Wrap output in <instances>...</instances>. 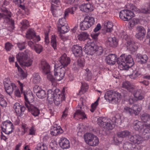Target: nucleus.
Returning <instances> with one entry per match:
<instances>
[{"instance_id":"obj_34","label":"nucleus","mask_w":150,"mask_h":150,"mask_svg":"<svg viewBox=\"0 0 150 150\" xmlns=\"http://www.w3.org/2000/svg\"><path fill=\"white\" fill-rule=\"evenodd\" d=\"M2 11L4 12V13H0V19L2 18L6 19L11 16V13L6 9H3Z\"/></svg>"},{"instance_id":"obj_57","label":"nucleus","mask_w":150,"mask_h":150,"mask_svg":"<svg viewBox=\"0 0 150 150\" xmlns=\"http://www.w3.org/2000/svg\"><path fill=\"white\" fill-rule=\"evenodd\" d=\"M123 38V40H125L126 41L125 44L126 45L128 44V41L129 42H130L132 41V40L129 37H128L127 35H125Z\"/></svg>"},{"instance_id":"obj_27","label":"nucleus","mask_w":150,"mask_h":150,"mask_svg":"<svg viewBox=\"0 0 150 150\" xmlns=\"http://www.w3.org/2000/svg\"><path fill=\"white\" fill-rule=\"evenodd\" d=\"M69 30V27L67 26V25H61V26L58 27V32L59 33V35L61 39H63L62 35L61 34L67 33Z\"/></svg>"},{"instance_id":"obj_8","label":"nucleus","mask_w":150,"mask_h":150,"mask_svg":"<svg viewBox=\"0 0 150 150\" xmlns=\"http://www.w3.org/2000/svg\"><path fill=\"white\" fill-rule=\"evenodd\" d=\"M120 17L124 21H128L134 16L133 12L128 10H123L121 11L119 13Z\"/></svg>"},{"instance_id":"obj_3","label":"nucleus","mask_w":150,"mask_h":150,"mask_svg":"<svg viewBox=\"0 0 150 150\" xmlns=\"http://www.w3.org/2000/svg\"><path fill=\"white\" fill-rule=\"evenodd\" d=\"M120 115L117 114L112 118V122L105 118L100 117L98 119L97 123L100 127L108 130L112 129L115 127V124L112 123V122L115 123L117 120H120Z\"/></svg>"},{"instance_id":"obj_10","label":"nucleus","mask_w":150,"mask_h":150,"mask_svg":"<svg viewBox=\"0 0 150 150\" xmlns=\"http://www.w3.org/2000/svg\"><path fill=\"white\" fill-rule=\"evenodd\" d=\"M76 8H69L67 9L65 11L63 18H60L58 22V24L60 25H67V22L65 20V17L68 15V13H70L71 14H74V11L76 10Z\"/></svg>"},{"instance_id":"obj_54","label":"nucleus","mask_w":150,"mask_h":150,"mask_svg":"<svg viewBox=\"0 0 150 150\" xmlns=\"http://www.w3.org/2000/svg\"><path fill=\"white\" fill-rule=\"evenodd\" d=\"M50 1L51 4V7L53 8V6H57L55 4L59 5L60 4L59 0H50Z\"/></svg>"},{"instance_id":"obj_41","label":"nucleus","mask_w":150,"mask_h":150,"mask_svg":"<svg viewBox=\"0 0 150 150\" xmlns=\"http://www.w3.org/2000/svg\"><path fill=\"white\" fill-rule=\"evenodd\" d=\"M104 25L106 27V31L107 32H111L113 30L112 27L113 25L112 23L108 22L105 23L104 24Z\"/></svg>"},{"instance_id":"obj_43","label":"nucleus","mask_w":150,"mask_h":150,"mask_svg":"<svg viewBox=\"0 0 150 150\" xmlns=\"http://www.w3.org/2000/svg\"><path fill=\"white\" fill-rule=\"evenodd\" d=\"M132 108L133 111L134 112L133 113H134V115H138L141 110L140 108L139 107L138 105L136 104L133 105Z\"/></svg>"},{"instance_id":"obj_35","label":"nucleus","mask_w":150,"mask_h":150,"mask_svg":"<svg viewBox=\"0 0 150 150\" xmlns=\"http://www.w3.org/2000/svg\"><path fill=\"white\" fill-rule=\"evenodd\" d=\"M92 138L91 141L89 142V144L88 145L92 146H94L98 145L99 143V140L98 138L96 136L94 135Z\"/></svg>"},{"instance_id":"obj_28","label":"nucleus","mask_w":150,"mask_h":150,"mask_svg":"<svg viewBox=\"0 0 150 150\" xmlns=\"http://www.w3.org/2000/svg\"><path fill=\"white\" fill-rule=\"evenodd\" d=\"M144 123L142 122L136 120L133 123V128L136 130H141L144 127Z\"/></svg>"},{"instance_id":"obj_53","label":"nucleus","mask_w":150,"mask_h":150,"mask_svg":"<svg viewBox=\"0 0 150 150\" xmlns=\"http://www.w3.org/2000/svg\"><path fill=\"white\" fill-rule=\"evenodd\" d=\"M79 8L81 11L87 13L89 12V11L88 10L85 4L81 5Z\"/></svg>"},{"instance_id":"obj_4","label":"nucleus","mask_w":150,"mask_h":150,"mask_svg":"<svg viewBox=\"0 0 150 150\" xmlns=\"http://www.w3.org/2000/svg\"><path fill=\"white\" fill-rule=\"evenodd\" d=\"M119 67L122 70H127V68L131 67L134 64L133 59L130 55L122 54L116 59Z\"/></svg>"},{"instance_id":"obj_40","label":"nucleus","mask_w":150,"mask_h":150,"mask_svg":"<svg viewBox=\"0 0 150 150\" xmlns=\"http://www.w3.org/2000/svg\"><path fill=\"white\" fill-rule=\"evenodd\" d=\"M141 76V74L139 71L133 72L129 76L130 78L132 79H136L138 77Z\"/></svg>"},{"instance_id":"obj_7","label":"nucleus","mask_w":150,"mask_h":150,"mask_svg":"<svg viewBox=\"0 0 150 150\" xmlns=\"http://www.w3.org/2000/svg\"><path fill=\"white\" fill-rule=\"evenodd\" d=\"M94 23L95 20L94 18L86 16L85 17L83 21L80 23V28L82 30H87L93 25Z\"/></svg>"},{"instance_id":"obj_37","label":"nucleus","mask_w":150,"mask_h":150,"mask_svg":"<svg viewBox=\"0 0 150 150\" xmlns=\"http://www.w3.org/2000/svg\"><path fill=\"white\" fill-rule=\"evenodd\" d=\"M26 36L29 39H34V37H36L35 33L32 29H29L27 32Z\"/></svg>"},{"instance_id":"obj_14","label":"nucleus","mask_w":150,"mask_h":150,"mask_svg":"<svg viewBox=\"0 0 150 150\" xmlns=\"http://www.w3.org/2000/svg\"><path fill=\"white\" fill-rule=\"evenodd\" d=\"M4 85L6 91L9 95L12 93L13 90L16 89V86L14 83L9 84L7 81L4 82Z\"/></svg>"},{"instance_id":"obj_25","label":"nucleus","mask_w":150,"mask_h":150,"mask_svg":"<svg viewBox=\"0 0 150 150\" xmlns=\"http://www.w3.org/2000/svg\"><path fill=\"white\" fill-rule=\"evenodd\" d=\"M131 132H129L127 130H125L123 131H122L117 133V135L118 137V138L116 139L117 142H120V141H119V138H123L128 136V139H129V136H131Z\"/></svg>"},{"instance_id":"obj_32","label":"nucleus","mask_w":150,"mask_h":150,"mask_svg":"<svg viewBox=\"0 0 150 150\" xmlns=\"http://www.w3.org/2000/svg\"><path fill=\"white\" fill-rule=\"evenodd\" d=\"M140 117L141 120L146 124H148L150 122V115L146 113H144L141 115Z\"/></svg>"},{"instance_id":"obj_11","label":"nucleus","mask_w":150,"mask_h":150,"mask_svg":"<svg viewBox=\"0 0 150 150\" xmlns=\"http://www.w3.org/2000/svg\"><path fill=\"white\" fill-rule=\"evenodd\" d=\"M97 45L93 44L91 45L87 44L83 48V50L85 53L88 55H94Z\"/></svg>"},{"instance_id":"obj_47","label":"nucleus","mask_w":150,"mask_h":150,"mask_svg":"<svg viewBox=\"0 0 150 150\" xmlns=\"http://www.w3.org/2000/svg\"><path fill=\"white\" fill-rule=\"evenodd\" d=\"M21 23L22 25L21 27L22 30L27 29L29 26V23L27 20H24L21 22Z\"/></svg>"},{"instance_id":"obj_52","label":"nucleus","mask_w":150,"mask_h":150,"mask_svg":"<svg viewBox=\"0 0 150 150\" xmlns=\"http://www.w3.org/2000/svg\"><path fill=\"white\" fill-rule=\"evenodd\" d=\"M99 98L94 103L92 104L91 107V109L90 110L92 112H93L96 110V108L98 105V101L99 100Z\"/></svg>"},{"instance_id":"obj_24","label":"nucleus","mask_w":150,"mask_h":150,"mask_svg":"<svg viewBox=\"0 0 150 150\" xmlns=\"http://www.w3.org/2000/svg\"><path fill=\"white\" fill-rule=\"evenodd\" d=\"M63 131L60 126L52 127L50 130V133L52 135L55 136L62 133Z\"/></svg>"},{"instance_id":"obj_49","label":"nucleus","mask_w":150,"mask_h":150,"mask_svg":"<svg viewBox=\"0 0 150 150\" xmlns=\"http://www.w3.org/2000/svg\"><path fill=\"white\" fill-rule=\"evenodd\" d=\"M33 77V81L35 83H38L40 81V77L38 73H34Z\"/></svg>"},{"instance_id":"obj_61","label":"nucleus","mask_w":150,"mask_h":150,"mask_svg":"<svg viewBox=\"0 0 150 150\" xmlns=\"http://www.w3.org/2000/svg\"><path fill=\"white\" fill-rule=\"evenodd\" d=\"M13 45L9 42H7L6 43L5 45V48L6 50L9 51L13 47Z\"/></svg>"},{"instance_id":"obj_33","label":"nucleus","mask_w":150,"mask_h":150,"mask_svg":"<svg viewBox=\"0 0 150 150\" xmlns=\"http://www.w3.org/2000/svg\"><path fill=\"white\" fill-rule=\"evenodd\" d=\"M94 136L93 134L90 133H86L84 135V138L86 142L88 144L93 137Z\"/></svg>"},{"instance_id":"obj_59","label":"nucleus","mask_w":150,"mask_h":150,"mask_svg":"<svg viewBox=\"0 0 150 150\" xmlns=\"http://www.w3.org/2000/svg\"><path fill=\"white\" fill-rule=\"evenodd\" d=\"M63 68H65V69H66L65 67H62V66H60V65L59 66L58 64H57L56 63L55 65L54 66V70H58V69H59V68L60 69H59V70H57V72H58V73H59L61 72V70H62V69Z\"/></svg>"},{"instance_id":"obj_16","label":"nucleus","mask_w":150,"mask_h":150,"mask_svg":"<svg viewBox=\"0 0 150 150\" xmlns=\"http://www.w3.org/2000/svg\"><path fill=\"white\" fill-rule=\"evenodd\" d=\"M137 33L135 35L136 38L139 40H142L146 34L145 28L142 26H138L137 27Z\"/></svg>"},{"instance_id":"obj_45","label":"nucleus","mask_w":150,"mask_h":150,"mask_svg":"<svg viewBox=\"0 0 150 150\" xmlns=\"http://www.w3.org/2000/svg\"><path fill=\"white\" fill-rule=\"evenodd\" d=\"M52 46L54 50L57 49V41L54 35H52L51 39Z\"/></svg>"},{"instance_id":"obj_55","label":"nucleus","mask_w":150,"mask_h":150,"mask_svg":"<svg viewBox=\"0 0 150 150\" xmlns=\"http://www.w3.org/2000/svg\"><path fill=\"white\" fill-rule=\"evenodd\" d=\"M124 109L130 115H134V113H133L134 112L133 111L132 108L125 107L124 108Z\"/></svg>"},{"instance_id":"obj_23","label":"nucleus","mask_w":150,"mask_h":150,"mask_svg":"<svg viewBox=\"0 0 150 150\" xmlns=\"http://www.w3.org/2000/svg\"><path fill=\"white\" fill-rule=\"evenodd\" d=\"M136 59L139 63L143 64L146 63L148 57L145 54L142 55L140 54H137L136 56Z\"/></svg>"},{"instance_id":"obj_6","label":"nucleus","mask_w":150,"mask_h":150,"mask_svg":"<svg viewBox=\"0 0 150 150\" xmlns=\"http://www.w3.org/2000/svg\"><path fill=\"white\" fill-rule=\"evenodd\" d=\"M104 97L106 100H108L109 102L114 103L119 102L120 100L121 96L120 93L117 91L111 90L106 93Z\"/></svg>"},{"instance_id":"obj_21","label":"nucleus","mask_w":150,"mask_h":150,"mask_svg":"<svg viewBox=\"0 0 150 150\" xmlns=\"http://www.w3.org/2000/svg\"><path fill=\"white\" fill-rule=\"evenodd\" d=\"M128 44L126 45L127 49L132 52H135L136 51L138 48V43H135L133 41L130 42H128Z\"/></svg>"},{"instance_id":"obj_26","label":"nucleus","mask_w":150,"mask_h":150,"mask_svg":"<svg viewBox=\"0 0 150 150\" xmlns=\"http://www.w3.org/2000/svg\"><path fill=\"white\" fill-rule=\"evenodd\" d=\"M107 44L110 46L112 47H116L117 45V41L116 38L108 37L106 41Z\"/></svg>"},{"instance_id":"obj_31","label":"nucleus","mask_w":150,"mask_h":150,"mask_svg":"<svg viewBox=\"0 0 150 150\" xmlns=\"http://www.w3.org/2000/svg\"><path fill=\"white\" fill-rule=\"evenodd\" d=\"M23 93L25 101V105L26 106V104H27V103H30L29 101V99L31 97H32V95L30 91H24L23 92Z\"/></svg>"},{"instance_id":"obj_20","label":"nucleus","mask_w":150,"mask_h":150,"mask_svg":"<svg viewBox=\"0 0 150 150\" xmlns=\"http://www.w3.org/2000/svg\"><path fill=\"white\" fill-rule=\"evenodd\" d=\"M122 87L127 90L129 92L131 93L134 91L135 86L127 81H124L122 83Z\"/></svg>"},{"instance_id":"obj_18","label":"nucleus","mask_w":150,"mask_h":150,"mask_svg":"<svg viewBox=\"0 0 150 150\" xmlns=\"http://www.w3.org/2000/svg\"><path fill=\"white\" fill-rule=\"evenodd\" d=\"M13 108L19 116H21L25 110V108L23 105H20L18 103H16L14 104Z\"/></svg>"},{"instance_id":"obj_38","label":"nucleus","mask_w":150,"mask_h":150,"mask_svg":"<svg viewBox=\"0 0 150 150\" xmlns=\"http://www.w3.org/2000/svg\"><path fill=\"white\" fill-rule=\"evenodd\" d=\"M103 52V50L101 47H98L97 46L94 55L96 56V57H98L100 56L102 54Z\"/></svg>"},{"instance_id":"obj_51","label":"nucleus","mask_w":150,"mask_h":150,"mask_svg":"<svg viewBox=\"0 0 150 150\" xmlns=\"http://www.w3.org/2000/svg\"><path fill=\"white\" fill-rule=\"evenodd\" d=\"M33 49L37 53L40 54L42 51L43 47L41 45L37 44L35 45V46Z\"/></svg>"},{"instance_id":"obj_1","label":"nucleus","mask_w":150,"mask_h":150,"mask_svg":"<svg viewBox=\"0 0 150 150\" xmlns=\"http://www.w3.org/2000/svg\"><path fill=\"white\" fill-rule=\"evenodd\" d=\"M40 68L42 70V73L45 74H48L47 78L52 83V85L54 87H56L57 84V81H59L62 80L64 76L65 73L66 69L65 68H63L62 70L60 71L61 72L58 73L57 71V70H54L53 71L54 74V76L50 73V66L45 61L42 62L41 63ZM59 68L58 70H59Z\"/></svg>"},{"instance_id":"obj_44","label":"nucleus","mask_w":150,"mask_h":150,"mask_svg":"<svg viewBox=\"0 0 150 150\" xmlns=\"http://www.w3.org/2000/svg\"><path fill=\"white\" fill-rule=\"evenodd\" d=\"M132 145V144L128 142L124 143L123 145L124 150H131Z\"/></svg>"},{"instance_id":"obj_5","label":"nucleus","mask_w":150,"mask_h":150,"mask_svg":"<svg viewBox=\"0 0 150 150\" xmlns=\"http://www.w3.org/2000/svg\"><path fill=\"white\" fill-rule=\"evenodd\" d=\"M16 57L17 61L23 66L28 67L32 64V60L28 57L26 52L18 54Z\"/></svg>"},{"instance_id":"obj_64","label":"nucleus","mask_w":150,"mask_h":150,"mask_svg":"<svg viewBox=\"0 0 150 150\" xmlns=\"http://www.w3.org/2000/svg\"><path fill=\"white\" fill-rule=\"evenodd\" d=\"M150 133V129L149 128H146L144 129L142 134L143 135H145L146 134H148L149 133Z\"/></svg>"},{"instance_id":"obj_42","label":"nucleus","mask_w":150,"mask_h":150,"mask_svg":"<svg viewBox=\"0 0 150 150\" xmlns=\"http://www.w3.org/2000/svg\"><path fill=\"white\" fill-rule=\"evenodd\" d=\"M88 88V85L87 84L82 83L81 87L79 93V95H80L85 93L87 91Z\"/></svg>"},{"instance_id":"obj_22","label":"nucleus","mask_w":150,"mask_h":150,"mask_svg":"<svg viewBox=\"0 0 150 150\" xmlns=\"http://www.w3.org/2000/svg\"><path fill=\"white\" fill-rule=\"evenodd\" d=\"M116 58V55L115 54H109L106 58V61L109 64L113 65L115 64Z\"/></svg>"},{"instance_id":"obj_2","label":"nucleus","mask_w":150,"mask_h":150,"mask_svg":"<svg viewBox=\"0 0 150 150\" xmlns=\"http://www.w3.org/2000/svg\"><path fill=\"white\" fill-rule=\"evenodd\" d=\"M47 99L49 101H53L57 105L60 104L62 100L65 99L64 94H61L58 88H54L47 91Z\"/></svg>"},{"instance_id":"obj_13","label":"nucleus","mask_w":150,"mask_h":150,"mask_svg":"<svg viewBox=\"0 0 150 150\" xmlns=\"http://www.w3.org/2000/svg\"><path fill=\"white\" fill-rule=\"evenodd\" d=\"M143 138L137 134L131 135L129 136V140L134 144H137L142 143L143 141Z\"/></svg>"},{"instance_id":"obj_17","label":"nucleus","mask_w":150,"mask_h":150,"mask_svg":"<svg viewBox=\"0 0 150 150\" xmlns=\"http://www.w3.org/2000/svg\"><path fill=\"white\" fill-rule=\"evenodd\" d=\"M82 47L78 45L73 46L71 48V51L73 53L76 57H80L82 55Z\"/></svg>"},{"instance_id":"obj_15","label":"nucleus","mask_w":150,"mask_h":150,"mask_svg":"<svg viewBox=\"0 0 150 150\" xmlns=\"http://www.w3.org/2000/svg\"><path fill=\"white\" fill-rule=\"evenodd\" d=\"M60 65L66 68L70 62V58L67 57L65 54H64L59 59Z\"/></svg>"},{"instance_id":"obj_39","label":"nucleus","mask_w":150,"mask_h":150,"mask_svg":"<svg viewBox=\"0 0 150 150\" xmlns=\"http://www.w3.org/2000/svg\"><path fill=\"white\" fill-rule=\"evenodd\" d=\"M36 95L39 98L43 99L46 96L45 91L43 90H41L38 91Z\"/></svg>"},{"instance_id":"obj_63","label":"nucleus","mask_w":150,"mask_h":150,"mask_svg":"<svg viewBox=\"0 0 150 150\" xmlns=\"http://www.w3.org/2000/svg\"><path fill=\"white\" fill-rule=\"evenodd\" d=\"M11 17V16L8 17V18H6V19H8L9 21L10 22L11 25V28L12 29H13L14 28V21L11 19L10 18Z\"/></svg>"},{"instance_id":"obj_9","label":"nucleus","mask_w":150,"mask_h":150,"mask_svg":"<svg viewBox=\"0 0 150 150\" xmlns=\"http://www.w3.org/2000/svg\"><path fill=\"white\" fill-rule=\"evenodd\" d=\"M3 126L1 127L2 131L7 134L11 133L13 129V125L11 122L6 121L3 122Z\"/></svg>"},{"instance_id":"obj_48","label":"nucleus","mask_w":150,"mask_h":150,"mask_svg":"<svg viewBox=\"0 0 150 150\" xmlns=\"http://www.w3.org/2000/svg\"><path fill=\"white\" fill-rule=\"evenodd\" d=\"M18 71L20 72V74L21 78L22 79L25 78L27 76V72L26 71H24L20 68H18Z\"/></svg>"},{"instance_id":"obj_62","label":"nucleus","mask_w":150,"mask_h":150,"mask_svg":"<svg viewBox=\"0 0 150 150\" xmlns=\"http://www.w3.org/2000/svg\"><path fill=\"white\" fill-rule=\"evenodd\" d=\"M138 12H140L146 14L150 13V10L148 9L143 8L141 10H140V11H138Z\"/></svg>"},{"instance_id":"obj_58","label":"nucleus","mask_w":150,"mask_h":150,"mask_svg":"<svg viewBox=\"0 0 150 150\" xmlns=\"http://www.w3.org/2000/svg\"><path fill=\"white\" fill-rule=\"evenodd\" d=\"M25 42H18L17 43V45L19 50H21L25 48Z\"/></svg>"},{"instance_id":"obj_50","label":"nucleus","mask_w":150,"mask_h":150,"mask_svg":"<svg viewBox=\"0 0 150 150\" xmlns=\"http://www.w3.org/2000/svg\"><path fill=\"white\" fill-rule=\"evenodd\" d=\"M86 72L85 79L86 81H88L91 80V79L92 73L88 69H87L86 70Z\"/></svg>"},{"instance_id":"obj_60","label":"nucleus","mask_w":150,"mask_h":150,"mask_svg":"<svg viewBox=\"0 0 150 150\" xmlns=\"http://www.w3.org/2000/svg\"><path fill=\"white\" fill-rule=\"evenodd\" d=\"M0 105L2 107H6L7 105V103L4 99V97L2 98V99H0Z\"/></svg>"},{"instance_id":"obj_19","label":"nucleus","mask_w":150,"mask_h":150,"mask_svg":"<svg viewBox=\"0 0 150 150\" xmlns=\"http://www.w3.org/2000/svg\"><path fill=\"white\" fill-rule=\"evenodd\" d=\"M59 143L60 147L63 149H68L70 146V144L69 140L65 138H61Z\"/></svg>"},{"instance_id":"obj_12","label":"nucleus","mask_w":150,"mask_h":150,"mask_svg":"<svg viewBox=\"0 0 150 150\" xmlns=\"http://www.w3.org/2000/svg\"><path fill=\"white\" fill-rule=\"evenodd\" d=\"M25 106L29 111H30L31 114L34 116H37L40 114L39 109L32 104L27 103L26 104Z\"/></svg>"},{"instance_id":"obj_56","label":"nucleus","mask_w":150,"mask_h":150,"mask_svg":"<svg viewBox=\"0 0 150 150\" xmlns=\"http://www.w3.org/2000/svg\"><path fill=\"white\" fill-rule=\"evenodd\" d=\"M47 149L46 146L44 144H38L37 147L38 150H47Z\"/></svg>"},{"instance_id":"obj_46","label":"nucleus","mask_w":150,"mask_h":150,"mask_svg":"<svg viewBox=\"0 0 150 150\" xmlns=\"http://www.w3.org/2000/svg\"><path fill=\"white\" fill-rule=\"evenodd\" d=\"M80 115L83 117V119L87 118L86 115L84 112L82 110H77L74 115V118L76 115Z\"/></svg>"},{"instance_id":"obj_30","label":"nucleus","mask_w":150,"mask_h":150,"mask_svg":"<svg viewBox=\"0 0 150 150\" xmlns=\"http://www.w3.org/2000/svg\"><path fill=\"white\" fill-rule=\"evenodd\" d=\"M142 91L140 89L136 90L135 88L134 91L132 92L134 98L137 99V100H141L143 99L144 97L141 93Z\"/></svg>"},{"instance_id":"obj_29","label":"nucleus","mask_w":150,"mask_h":150,"mask_svg":"<svg viewBox=\"0 0 150 150\" xmlns=\"http://www.w3.org/2000/svg\"><path fill=\"white\" fill-rule=\"evenodd\" d=\"M53 8L51 7L52 14L54 17H58L60 16L62 11L60 9V7L58 6H53Z\"/></svg>"},{"instance_id":"obj_36","label":"nucleus","mask_w":150,"mask_h":150,"mask_svg":"<svg viewBox=\"0 0 150 150\" xmlns=\"http://www.w3.org/2000/svg\"><path fill=\"white\" fill-rule=\"evenodd\" d=\"M89 36L87 33L83 32L78 36L79 39L80 41H84L88 38Z\"/></svg>"}]
</instances>
